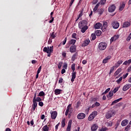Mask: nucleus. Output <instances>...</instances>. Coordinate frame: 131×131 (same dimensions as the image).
I'll return each instance as SVG.
<instances>
[{"mask_svg": "<svg viewBox=\"0 0 131 131\" xmlns=\"http://www.w3.org/2000/svg\"><path fill=\"white\" fill-rule=\"evenodd\" d=\"M65 120H66V119H65V118L62 119L61 127H64L65 125H66V124L65 123Z\"/></svg>", "mask_w": 131, "mask_h": 131, "instance_id": "nucleus-33", "label": "nucleus"}, {"mask_svg": "<svg viewBox=\"0 0 131 131\" xmlns=\"http://www.w3.org/2000/svg\"><path fill=\"white\" fill-rule=\"evenodd\" d=\"M78 119H84L85 118V114L83 113H79L77 115Z\"/></svg>", "mask_w": 131, "mask_h": 131, "instance_id": "nucleus-10", "label": "nucleus"}, {"mask_svg": "<svg viewBox=\"0 0 131 131\" xmlns=\"http://www.w3.org/2000/svg\"><path fill=\"white\" fill-rule=\"evenodd\" d=\"M119 89H120V86H117V87L115 88L114 89L113 93L114 94H116V93H117V92H118V90H119Z\"/></svg>", "mask_w": 131, "mask_h": 131, "instance_id": "nucleus-36", "label": "nucleus"}, {"mask_svg": "<svg viewBox=\"0 0 131 131\" xmlns=\"http://www.w3.org/2000/svg\"><path fill=\"white\" fill-rule=\"evenodd\" d=\"M80 104H81V102H80V101H77L76 108H78L79 106H80Z\"/></svg>", "mask_w": 131, "mask_h": 131, "instance_id": "nucleus-46", "label": "nucleus"}, {"mask_svg": "<svg viewBox=\"0 0 131 131\" xmlns=\"http://www.w3.org/2000/svg\"><path fill=\"white\" fill-rule=\"evenodd\" d=\"M115 69V67L113 66V67L111 68L110 71V74H111L112 72L114 71V69Z\"/></svg>", "mask_w": 131, "mask_h": 131, "instance_id": "nucleus-45", "label": "nucleus"}, {"mask_svg": "<svg viewBox=\"0 0 131 131\" xmlns=\"http://www.w3.org/2000/svg\"><path fill=\"white\" fill-rule=\"evenodd\" d=\"M114 114V112L113 111H109L105 115V117L106 119H109V118H111L112 117V115Z\"/></svg>", "mask_w": 131, "mask_h": 131, "instance_id": "nucleus-8", "label": "nucleus"}, {"mask_svg": "<svg viewBox=\"0 0 131 131\" xmlns=\"http://www.w3.org/2000/svg\"><path fill=\"white\" fill-rule=\"evenodd\" d=\"M60 124V123H58L56 126H55V129L56 130H58V128L59 127V125Z\"/></svg>", "mask_w": 131, "mask_h": 131, "instance_id": "nucleus-63", "label": "nucleus"}, {"mask_svg": "<svg viewBox=\"0 0 131 131\" xmlns=\"http://www.w3.org/2000/svg\"><path fill=\"white\" fill-rule=\"evenodd\" d=\"M104 9L103 8H99L97 10V13L101 16V15L103 14V13H104Z\"/></svg>", "mask_w": 131, "mask_h": 131, "instance_id": "nucleus-23", "label": "nucleus"}, {"mask_svg": "<svg viewBox=\"0 0 131 131\" xmlns=\"http://www.w3.org/2000/svg\"><path fill=\"white\" fill-rule=\"evenodd\" d=\"M66 72V70L64 69H62L61 72V74H64Z\"/></svg>", "mask_w": 131, "mask_h": 131, "instance_id": "nucleus-61", "label": "nucleus"}, {"mask_svg": "<svg viewBox=\"0 0 131 131\" xmlns=\"http://www.w3.org/2000/svg\"><path fill=\"white\" fill-rule=\"evenodd\" d=\"M115 9H116V6L115 5L113 4L110 6L108 8V11L109 13H113L114 11H115Z\"/></svg>", "mask_w": 131, "mask_h": 131, "instance_id": "nucleus-7", "label": "nucleus"}, {"mask_svg": "<svg viewBox=\"0 0 131 131\" xmlns=\"http://www.w3.org/2000/svg\"><path fill=\"white\" fill-rule=\"evenodd\" d=\"M106 4V0H100V5Z\"/></svg>", "mask_w": 131, "mask_h": 131, "instance_id": "nucleus-51", "label": "nucleus"}, {"mask_svg": "<svg viewBox=\"0 0 131 131\" xmlns=\"http://www.w3.org/2000/svg\"><path fill=\"white\" fill-rule=\"evenodd\" d=\"M90 42H91L90 39H85L81 45V47H86L90 45Z\"/></svg>", "mask_w": 131, "mask_h": 131, "instance_id": "nucleus-9", "label": "nucleus"}, {"mask_svg": "<svg viewBox=\"0 0 131 131\" xmlns=\"http://www.w3.org/2000/svg\"><path fill=\"white\" fill-rule=\"evenodd\" d=\"M129 26H130V23L128 21H125L122 25V27H123V28H126L127 27H129Z\"/></svg>", "mask_w": 131, "mask_h": 131, "instance_id": "nucleus-15", "label": "nucleus"}, {"mask_svg": "<svg viewBox=\"0 0 131 131\" xmlns=\"http://www.w3.org/2000/svg\"><path fill=\"white\" fill-rule=\"evenodd\" d=\"M49 50H50V48L45 47L43 49V52H44V53H47V54H49Z\"/></svg>", "mask_w": 131, "mask_h": 131, "instance_id": "nucleus-30", "label": "nucleus"}, {"mask_svg": "<svg viewBox=\"0 0 131 131\" xmlns=\"http://www.w3.org/2000/svg\"><path fill=\"white\" fill-rule=\"evenodd\" d=\"M98 127H99V126H98V125H97V124H95L92 126H91V130L96 131L97 130V129H98Z\"/></svg>", "mask_w": 131, "mask_h": 131, "instance_id": "nucleus-19", "label": "nucleus"}, {"mask_svg": "<svg viewBox=\"0 0 131 131\" xmlns=\"http://www.w3.org/2000/svg\"><path fill=\"white\" fill-rule=\"evenodd\" d=\"M124 7H125V4H124V3H122L119 8V11H122L123 9H124Z\"/></svg>", "mask_w": 131, "mask_h": 131, "instance_id": "nucleus-27", "label": "nucleus"}, {"mask_svg": "<svg viewBox=\"0 0 131 131\" xmlns=\"http://www.w3.org/2000/svg\"><path fill=\"white\" fill-rule=\"evenodd\" d=\"M71 125H72V120H70L68 122L67 131H71Z\"/></svg>", "mask_w": 131, "mask_h": 131, "instance_id": "nucleus-11", "label": "nucleus"}, {"mask_svg": "<svg viewBox=\"0 0 131 131\" xmlns=\"http://www.w3.org/2000/svg\"><path fill=\"white\" fill-rule=\"evenodd\" d=\"M102 27V24L98 23L95 25L94 28L95 29H100V28Z\"/></svg>", "mask_w": 131, "mask_h": 131, "instance_id": "nucleus-20", "label": "nucleus"}, {"mask_svg": "<svg viewBox=\"0 0 131 131\" xmlns=\"http://www.w3.org/2000/svg\"><path fill=\"white\" fill-rule=\"evenodd\" d=\"M100 104L99 102L96 101V102H95L94 104H93L92 105L91 107L95 108V107H99V106H100Z\"/></svg>", "mask_w": 131, "mask_h": 131, "instance_id": "nucleus-26", "label": "nucleus"}, {"mask_svg": "<svg viewBox=\"0 0 131 131\" xmlns=\"http://www.w3.org/2000/svg\"><path fill=\"white\" fill-rule=\"evenodd\" d=\"M51 118L52 119H56L57 118V116H58V112L57 111H51Z\"/></svg>", "mask_w": 131, "mask_h": 131, "instance_id": "nucleus-6", "label": "nucleus"}, {"mask_svg": "<svg viewBox=\"0 0 131 131\" xmlns=\"http://www.w3.org/2000/svg\"><path fill=\"white\" fill-rule=\"evenodd\" d=\"M111 25L114 29H118L119 28V23H118L117 21H113L112 22Z\"/></svg>", "mask_w": 131, "mask_h": 131, "instance_id": "nucleus-5", "label": "nucleus"}, {"mask_svg": "<svg viewBox=\"0 0 131 131\" xmlns=\"http://www.w3.org/2000/svg\"><path fill=\"white\" fill-rule=\"evenodd\" d=\"M45 92L43 91H41L39 93L38 96V97H43V99H45Z\"/></svg>", "mask_w": 131, "mask_h": 131, "instance_id": "nucleus-28", "label": "nucleus"}, {"mask_svg": "<svg viewBox=\"0 0 131 131\" xmlns=\"http://www.w3.org/2000/svg\"><path fill=\"white\" fill-rule=\"evenodd\" d=\"M99 4H97L95 7H94V8L93 9V12L94 13L97 12V11L98 10V8H99Z\"/></svg>", "mask_w": 131, "mask_h": 131, "instance_id": "nucleus-35", "label": "nucleus"}, {"mask_svg": "<svg viewBox=\"0 0 131 131\" xmlns=\"http://www.w3.org/2000/svg\"><path fill=\"white\" fill-rule=\"evenodd\" d=\"M70 108H71V104L68 105V106L67 107V110L69 111V110H70Z\"/></svg>", "mask_w": 131, "mask_h": 131, "instance_id": "nucleus-59", "label": "nucleus"}, {"mask_svg": "<svg viewBox=\"0 0 131 131\" xmlns=\"http://www.w3.org/2000/svg\"><path fill=\"white\" fill-rule=\"evenodd\" d=\"M52 39H51V38H49V39L48 40V44L49 45H51L52 43V42H53V40Z\"/></svg>", "mask_w": 131, "mask_h": 131, "instance_id": "nucleus-58", "label": "nucleus"}, {"mask_svg": "<svg viewBox=\"0 0 131 131\" xmlns=\"http://www.w3.org/2000/svg\"><path fill=\"white\" fill-rule=\"evenodd\" d=\"M123 62V61L122 60H118L117 63H118L119 65H121V64H122Z\"/></svg>", "mask_w": 131, "mask_h": 131, "instance_id": "nucleus-62", "label": "nucleus"}, {"mask_svg": "<svg viewBox=\"0 0 131 131\" xmlns=\"http://www.w3.org/2000/svg\"><path fill=\"white\" fill-rule=\"evenodd\" d=\"M76 42V40L72 39L70 41L69 43L70 45H75Z\"/></svg>", "mask_w": 131, "mask_h": 131, "instance_id": "nucleus-38", "label": "nucleus"}, {"mask_svg": "<svg viewBox=\"0 0 131 131\" xmlns=\"http://www.w3.org/2000/svg\"><path fill=\"white\" fill-rule=\"evenodd\" d=\"M120 72H121V69H118L115 73V76L118 75Z\"/></svg>", "mask_w": 131, "mask_h": 131, "instance_id": "nucleus-34", "label": "nucleus"}, {"mask_svg": "<svg viewBox=\"0 0 131 131\" xmlns=\"http://www.w3.org/2000/svg\"><path fill=\"white\" fill-rule=\"evenodd\" d=\"M91 37H92V40H95V39H96V34L95 33L92 34Z\"/></svg>", "mask_w": 131, "mask_h": 131, "instance_id": "nucleus-40", "label": "nucleus"}, {"mask_svg": "<svg viewBox=\"0 0 131 131\" xmlns=\"http://www.w3.org/2000/svg\"><path fill=\"white\" fill-rule=\"evenodd\" d=\"M41 71V66H40L37 70V73H40V71Z\"/></svg>", "mask_w": 131, "mask_h": 131, "instance_id": "nucleus-56", "label": "nucleus"}, {"mask_svg": "<svg viewBox=\"0 0 131 131\" xmlns=\"http://www.w3.org/2000/svg\"><path fill=\"white\" fill-rule=\"evenodd\" d=\"M89 111H90V107H88L86 110H85V113L88 114V113H89Z\"/></svg>", "mask_w": 131, "mask_h": 131, "instance_id": "nucleus-64", "label": "nucleus"}, {"mask_svg": "<svg viewBox=\"0 0 131 131\" xmlns=\"http://www.w3.org/2000/svg\"><path fill=\"white\" fill-rule=\"evenodd\" d=\"M76 35H77L76 33H73L72 34V38H75V39H76Z\"/></svg>", "mask_w": 131, "mask_h": 131, "instance_id": "nucleus-52", "label": "nucleus"}, {"mask_svg": "<svg viewBox=\"0 0 131 131\" xmlns=\"http://www.w3.org/2000/svg\"><path fill=\"white\" fill-rule=\"evenodd\" d=\"M77 56H78L77 53H75L72 57V61H75L76 59H77Z\"/></svg>", "mask_w": 131, "mask_h": 131, "instance_id": "nucleus-25", "label": "nucleus"}, {"mask_svg": "<svg viewBox=\"0 0 131 131\" xmlns=\"http://www.w3.org/2000/svg\"><path fill=\"white\" fill-rule=\"evenodd\" d=\"M122 80V77H120L117 81L116 82H117L118 84H119L120 83V81Z\"/></svg>", "mask_w": 131, "mask_h": 131, "instance_id": "nucleus-44", "label": "nucleus"}, {"mask_svg": "<svg viewBox=\"0 0 131 131\" xmlns=\"http://www.w3.org/2000/svg\"><path fill=\"white\" fill-rule=\"evenodd\" d=\"M110 91V88H108L107 89H106L105 92H104L103 93H102V95H106V94H107V93H108L109 91Z\"/></svg>", "mask_w": 131, "mask_h": 131, "instance_id": "nucleus-43", "label": "nucleus"}, {"mask_svg": "<svg viewBox=\"0 0 131 131\" xmlns=\"http://www.w3.org/2000/svg\"><path fill=\"white\" fill-rule=\"evenodd\" d=\"M53 15H54V11L50 13V18L51 19L49 21V23H53V22H54V17H53Z\"/></svg>", "mask_w": 131, "mask_h": 131, "instance_id": "nucleus-24", "label": "nucleus"}, {"mask_svg": "<svg viewBox=\"0 0 131 131\" xmlns=\"http://www.w3.org/2000/svg\"><path fill=\"white\" fill-rule=\"evenodd\" d=\"M107 48V43L105 42H101L99 43L98 45V49L100 50V51H104V50L106 49Z\"/></svg>", "mask_w": 131, "mask_h": 131, "instance_id": "nucleus-3", "label": "nucleus"}, {"mask_svg": "<svg viewBox=\"0 0 131 131\" xmlns=\"http://www.w3.org/2000/svg\"><path fill=\"white\" fill-rule=\"evenodd\" d=\"M54 46H51L49 48V54H52V53H53V51H54Z\"/></svg>", "mask_w": 131, "mask_h": 131, "instance_id": "nucleus-39", "label": "nucleus"}, {"mask_svg": "<svg viewBox=\"0 0 131 131\" xmlns=\"http://www.w3.org/2000/svg\"><path fill=\"white\" fill-rule=\"evenodd\" d=\"M108 130V128L105 127L104 128H102L101 129H100L99 131H106Z\"/></svg>", "mask_w": 131, "mask_h": 131, "instance_id": "nucleus-47", "label": "nucleus"}, {"mask_svg": "<svg viewBox=\"0 0 131 131\" xmlns=\"http://www.w3.org/2000/svg\"><path fill=\"white\" fill-rule=\"evenodd\" d=\"M41 98L39 97H36L35 99H33V101L35 102V103H37L36 102H40L41 101Z\"/></svg>", "mask_w": 131, "mask_h": 131, "instance_id": "nucleus-29", "label": "nucleus"}, {"mask_svg": "<svg viewBox=\"0 0 131 131\" xmlns=\"http://www.w3.org/2000/svg\"><path fill=\"white\" fill-rule=\"evenodd\" d=\"M130 38H131V33L128 35V36L127 37V39H126L127 41H129V40H130Z\"/></svg>", "mask_w": 131, "mask_h": 131, "instance_id": "nucleus-50", "label": "nucleus"}, {"mask_svg": "<svg viewBox=\"0 0 131 131\" xmlns=\"http://www.w3.org/2000/svg\"><path fill=\"white\" fill-rule=\"evenodd\" d=\"M67 41V37H66L63 41H62V45L64 46L66 43V42Z\"/></svg>", "mask_w": 131, "mask_h": 131, "instance_id": "nucleus-55", "label": "nucleus"}, {"mask_svg": "<svg viewBox=\"0 0 131 131\" xmlns=\"http://www.w3.org/2000/svg\"><path fill=\"white\" fill-rule=\"evenodd\" d=\"M111 59V56H107L104 59H103L102 63L103 64H106V63L108 62V60H110Z\"/></svg>", "mask_w": 131, "mask_h": 131, "instance_id": "nucleus-18", "label": "nucleus"}, {"mask_svg": "<svg viewBox=\"0 0 131 131\" xmlns=\"http://www.w3.org/2000/svg\"><path fill=\"white\" fill-rule=\"evenodd\" d=\"M42 129L43 131H49V127L47 125H46L42 127Z\"/></svg>", "mask_w": 131, "mask_h": 131, "instance_id": "nucleus-37", "label": "nucleus"}, {"mask_svg": "<svg viewBox=\"0 0 131 131\" xmlns=\"http://www.w3.org/2000/svg\"><path fill=\"white\" fill-rule=\"evenodd\" d=\"M118 38H119V35H117L114 36L110 39L111 43H112V42H113V41H115V40H116L117 39H118Z\"/></svg>", "mask_w": 131, "mask_h": 131, "instance_id": "nucleus-12", "label": "nucleus"}, {"mask_svg": "<svg viewBox=\"0 0 131 131\" xmlns=\"http://www.w3.org/2000/svg\"><path fill=\"white\" fill-rule=\"evenodd\" d=\"M127 123H128V120H124L121 122L122 126H125V125H127Z\"/></svg>", "mask_w": 131, "mask_h": 131, "instance_id": "nucleus-22", "label": "nucleus"}, {"mask_svg": "<svg viewBox=\"0 0 131 131\" xmlns=\"http://www.w3.org/2000/svg\"><path fill=\"white\" fill-rule=\"evenodd\" d=\"M56 35H55V32H53L52 33H50V38H51L52 39H54L56 38Z\"/></svg>", "mask_w": 131, "mask_h": 131, "instance_id": "nucleus-32", "label": "nucleus"}, {"mask_svg": "<svg viewBox=\"0 0 131 131\" xmlns=\"http://www.w3.org/2000/svg\"><path fill=\"white\" fill-rule=\"evenodd\" d=\"M127 75H128V73H126L125 75H123V79H125L126 77H127Z\"/></svg>", "mask_w": 131, "mask_h": 131, "instance_id": "nucleus-60", "label": "nucleus"}, {"mask_svg": "<svg viewBox=\"0 0 131 131\" xmlns=\"http://www.w3.org/2000/svg\"><path fill=\"white\" fill-rule=\"evenodd\" d=\"M63 81V79H62V78H59L58 83H62Z\"/></svg>", "mask_w": 131, "mask_h": 131, "instance_id": "nucleus-53", "label": "nucleus"}, {"mask_svg": "<svg viewBox=\"0 0 131 131\" xmlns=\"http://www.w3.org/2000/svg\"><path fill=\"white\" fill-rule=\"evenodd\" d=\"M113 91H110L107 95L108 100H111V99H112V97H113Z\"/></svg>", "mask_w": 131, "mask_h": 131, "instance_id": "nucleus-17", "label": "nucleus"}, {"mask_svg": "<svg viewBox=\"0 0 131 131\" xmlns=\"http://www.w3.org/2000/svg\"><path fill=\"white\" fill-rule=\"evenodd\" d=\"M36 107H37V102L33 101L32 107L36 108Z\"/></svg>", "mask_w": 131, "mask_h": 131, "instance_id": "nucleus-41", "label": "nucleus"}, {"mask_svg": "<svg viewBox=\"0 0 131 131\" xmlns=\"http://www.w3.org/2000/svg\"><path fill=\"white\" fill-rule=\"evenodd\" d=\"M130 127V126L129 125H128L125 128V130L128 131L129 130V128Z\"/></svg>", "mask_w": 131, "mask_h": 131, "instance_id": "nucleus-54", "label": "nucleus"}, {"mask_svg": "<svg viewBox=\"0 0 131 131\" xmlns=\"http://www.w3.org/2000/svg\"><path fill=\"white\" fill-rule=\"evenodd\" d=\"M98 115V112L97 111H94L88 117V120L89 121H92L96 116Z\"/></svg>", "mask_w": 131, "mask_h": 131, "instance_id": "nucleus-4", "label": "nucleus"}, {"mask_svg": "<svg viewBox=\"0 0 131 131\" xmlns=\"http://www.w3.org/2000/svg\"><path fill=\"white\" fill-rule=\"evenodd\" d=\"M62 65H63V61L59 62L58 65V69H61V67H62Z\"/></svg>", "mask_w": 131, "mask_h": 131, "instance_id": "nucleus-42", "label": "nucleus"}, {"mask_svg": "<svg viewBox=\"0 0 131 131\" xmlns=\"http://www.w3.org/2000/svg\"><path fill=\"white\" fill-rule=\"evenodd\" d=\"M121 100H122V98H120L118 99L114 100L112 102L111 106H113L114 104H117V103H118V102H119L120 101H121Z\"/></svg>", "mask_w": 131, "mask_h": 131, "instance_id": "nucleus-21", "label": "nucleus"}, {"mask_svg": "<svg viewBox=\"0 0 131 131\" xmlns=\"http://www.w3.org/2000/svg\"><path fill=\"white\" fill-rule=\"evenodd\" d=\"M78 27L81 29V32L82 33H84L88 29H89V27L88 26V21L85 20H83L80 21L78 24Z\"/></svg>", "mask_w": 131, "mask_h": 131, "instance_id": "nucleus-1", "label": "nucleus"}, {"mask_svg": "<svg viewBox=\"0 0 131 131\" xmlns=\"http://www.w3.org/2000/svg\"><path fill=\"white\" fill-rule=\"evenodd\" d=\"M62 92H63V90L61 89H55L54 90V94L55 95L57 96V95H60V94H62Z\"/></svg>", "mask_w": 131, "mask_h": 131, "instance_id": "nucleus-16", "label": "nucleus"}, {"mask_svg": "<svg viewBox=\"0 0 131 131\" xmlns=\"http://www.w3.org/2000/svg\"><path fill=\"white\" fill-rule=\"evenodd\" d=\"M83 13V12L82 11H80V13L78 15V19H79V18H80V17H81L82 16Z\"/></svg>", "mask_w": 131, "mask_h": 131, "instance_id": "nucleus-49", "label": "nucleus"}, {"mask_svg": "<svg viewBox=\"0 0 131 131\" xmlns=\"http://www.w3.org/2000/svg\"><path fill=\"white\" fill-rule=\"evenodd\" d=\"M95 33L97 36H100V35L102 34V31H101V30H97L95 31Z\"/></svg>", "mask_w": 131, "mask_h": 131, "instance_id": "nucleus-31", "label": "nucleus"}, {"mask_svg": "<svg viewBox=\"0 0 131 131\" xmlns=\"http://www.w3.org/2000/svg\"><path fill=\"white\" fill-rule=\"evenodd\" d=\"M71 69L73 71L72 73V78L71 80V81L72 82H73L76 77V72L75 71V64L73 63L71 66Z\"/></svg>", "mask_w": 131, "mask_h": 131, "instance_id": "nucleus-2", "label": "nucleus"}, {"mask_svg": "<svg viewBox=\"0 0 131 131\" xmlns=\"http://www.w3.org/2000/svg\"><path fill=\"white\" fill-rule=\"evenodd\" d=\"M38 105L39 106H40V107H42V106H43V102L39 101L38 103Z\"/></svg>", "mask_w": 131, "mask_h": 131, "instance_id": "nucleus-57", "label": "nucleus"}, {"mask_svg": "<svg viewBox=\"0 0 131 131\" xmlns=\"http://www.w3.org/2000/svg\"><path fill=\"white\" fill-rule=\"evenodd\" d=\"M131 86V84H126V85H124L122 89V90L124 92H126L127 90H128Z\"/></svg>", "mask_w": 131, "mask_h": 131, "instance_id": "nucleus-14", "label": "nucleus"}, {"mask_svg": "<svg viewBox=\"0 0 131 131\" xmlns=\"http://www.w3.org/2000/svg\"><path fill=\"white\" fill-rule=\"evenodd\" d=\"M70 52L71 53H75L76 52V46L75 45H72L70 48Z\"/></svg>", "mask_w": 131, "mask_h": 131, "instance_id": "nucleus-13", "label": "nucleus"}, {"mask_svg": "<svg viewBox=\"0 0 131 131\" xmlns=\"http://www.w3.org/2000/svg\"><path fill=\"white\" fill-rule=\"evenodd\" d=\"M68 66V65L67 64V63L64 62L63 63V68H64V69H67Z\"/></svg>", "mask_w": 131, "mask_h": 131, "instance_id": "nucleus-48", "label": "nucleus"}]
</instances>
